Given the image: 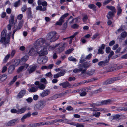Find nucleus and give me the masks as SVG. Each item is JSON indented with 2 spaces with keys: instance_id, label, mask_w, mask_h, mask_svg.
<instances>
[{
  "instance_id": "obj_1",
  "label": "nucleus",
  "mask_w": 127,
  "mask_h": 127,
  "mask_svg": "<svg viewBox=\"0 0 127 127\" xmlns=\"http://www.w3.org/2000/svg\"><path fill=\"white\" fill-rule=\"evenodd\" d=\"M59 35L57 34L55 31H53L48 33L46 36V39L49 40L51 42H55L59 38Z\"/></svg>"
},
{
  "instance_id": "obj_2",
  "label": "nucleus",
  "mask_w": 127,
  "mask_h": 127,
  "mask_svg": "<svg viewBox=\"0 0 127 127\" xmlns=\"http://www.w3.org/2000/svg\"><path fill=\"white\" fill-rule=\"evenodd\" d=\"M45 41L44 39L43 38H40L37 39L34 44V45L36 46H39L38 48L39 50H41L43 51H46L47 48V46H42L44 42Z\"/></svg>"
},
{
  "instance_id": "obj_3",
  "label": "nucleus",
  "mask_w": 127,
  "mask_h": 127,
  "mask_svg": "<svg viewBox=\"0 0 127 127\" xmlns=\"http://www.w3.org/2000/svg\"><path fill=\"white\" fill-rule=\"evenodd\" d=\"M6 29H4L1 33V38L0 42L1 43H4V44H7L9 42V34H6Z\"/></svg>"
},
{
  "instance_id": "obj_4",
  "label": "nucleus",
  "mask_w": 127,
  "mask_h": 127,
  "mask_svg": "<svg viewBox=\"0 0 127 127\" xmlns=\"http://www.w3.org/2000/svg\"><path fill=\"white\" fill-rule=\"evenodd\" d=\"M36 51L37 53L39 54V56H41L43 55H46L48 53V51H42L41 50H39V49L36 47L34 48H32L29 52V54L30 55L32 56L34 55Z\"/></svg>"
},
{
  "instance_id": "obj_5",
  "label": "nucleus",
  "mask_w": 127,
  "mask_h": 127,
  "mask_svg": "<svg viewBox=\"0 0 127 127\" xmlns=\"http://www.w3.org/2000/svg\"><path fill=\"white\" fill-rule=\"evenodd\" d=\"M45 105V102L43 100H41L35 105L34 110L36 111L41 110L44 107Z\"/></svg>"
},
{
  "instance_id": "obj_6",
  "label": "nucleus",
  "mask_w": 127,
  "mask_h": 127,
  "mask_svg": "<svg viewBox=\"0 0 127 127\" xmlns=\"http://www.w3.org/2000/svg\"><path fill=\"white\" fill-rule=\"evenodd\" d=\"M113 102V100L111 99H108L104 100L98 103H93L90 104L91 107L94 108L96 106H100L102 105L108 104L111 103Z\"/></svg>"
},
{
  "instance_id": "obj_7",
  "label": "nucleus",
  "mask_w": 127,
  "mask_h": 127,
  "mask_svg": "<svg viewBox=\"0 0 127 127\" xmlns=\"http://www.w3.org/2000/svg\"><path fill=\"white\" fill-rule=\"evenodd\" d=\"M118 80L117 77H114L113 78H110L106 81H104L103 83L104 85H105L107 84H112L114 82Z\"/></svg>"
},
{
  "instance_id": "obj_8",
  "label": "nucleus",
  "mask_w": 127,
  "mask_h": 127,
  "mask_svg": "<svg viewBox=\"0 0 127 127\" xmlns=\"http://www.w3.org/2000/svg\"><path fill=\"white\" fill-rule=\"evenodd\" d=\"M47 58L45 56L39 58L37 60L38 63L39 64H43L46 62Z\"/></svg>"
},
{
  "instance_id": "obj_9",
  "label": "nucleus",
  "mask_w": 127,
  "mask_h": 127,
  "mask_svg": "<svg viewBox=\"0 0 127 127\" xmlns=\"http://www.w3.org/2000/svg\"><path fill=\"white\" fill-rule=\"evenodd\" d=\"M109 62V59H106L105 61L99 62L98 64L100 66L103 67L107 65Z\"/></svg>"
},
{
  "instance_id": "obj_10",
  "label": "nucleus",
  "mask_w": 127,
  "mask_h": 127,
  "mask_svg": "<svg viewBox=\"0 0 127 127\" xmlns=\"http://www.w3.org/2000/svg\"><path fill=\"white\" fill-rule=\"evenodd\" d=\"M50 93V91L49 90H45L43 91L42 93L40 94L39 96L42 97H43L48 95Z\"/></svg>"
},
{
  "instance_id": "obj_11",
  "label": "nucleus",
  "mask_w": 127,
  "mask_h": 127,
  "mask_svg": "<svg viewBox=\"0 0 127 127\" xmlns=\"http://www.w3.org/2000/svg\"><path fill=\"white\" fill-rule=\"evenodd\" d=\"M28 66V64H25L21 66L17 70V73H19L20 72H22L23 70L26 69Z\"/></svg>"
},
{
  "instance_id": "obj_12",
  "label": "nucleus",
  "mask_w": 127,
  "mask_h": 127,
  "mask_svg": "<svg viewBox=\"0 0 127 127\" xmlns=\"http://www.w3.org/2000/svg\"><path fill=\"white\" fill-rule=\"evenodd\" d=\"M26 93V91L25 90H22L17 95L18 98H22L25 95Z\"/></svg>"
},
{
  "instance_id": "obj_13",
  "label": "nucleus",
  "mask_w": 127,
  "mask_h": 127,
  "mask_svg": "<svg viewBox=\"0 0 127 127\" xmlns=\"http://www.w3.org/2000/svg\"><path fill=\"white\" fill-rule=\"evenodd\" d=\"M115 13L111 12V11L108 12V14L106 16V17L108 19H113Z\"/></svg>"
},
{
  "instance_id": "obj_14",
  "label": "nucleus",
  "mask_w": 127,
  "mask_h": 127,
  "mask_svg": "<svg viewBox=\"0 0 127 127\" xmlns=\"http://www.w3.org/2000/svg\"><path fill=\"white\" fill-rule=\"evenodd\" d=\"M31 116V113L30 112H28L27 114L23 116L21 119V121L22 122H24V120L26 118L30 117Z\"/></svg>"
},
{
  "instance_id": "obj_15",
  "label": "nucleus",
  "mask_w": 127,
  "mask_h": 127,
  "mask_svg": "<svg viewBox=\"0 0 127 127\" xmlns=\"http://www.w3.org/2000/svg\"><path fill=\"white\" fill-rule=\"evenodd\" d=\"M22 25L23 22L21 21H20L19 22L18 25L17 27L16 26L15 23L14 25V30L16 29V31H18L21 29L22 26Z\"/></svg>"
},
{
  "instance_id": "obj_16",
  "label": "nucleus",
  "mask_w": 127,
  "mask_h": 127,
  "mask_svg": "<svg viewBox=\"0 0 127 127\" xmlns=\"http://www.w3.org/2000/svg\"><path fill=\"white\" fill-rule=\"evenodd\" d=\"M26 110V106L19 109L17 110V114H21L24 113Z\"/></svg>"
},
{
  "instance_id": "obj_17",
  "label": "nucleus",
  "mask_w": 127,
  "mask_h": 127,
  "mask_svg": "<svg viewBox=\"0 0 127 127\" xmlns=\"http://www.w3.org/2000/svg\"><path fill=\"white\" fill-rule=\"evenodd\" d=\"M15 68V66L14 65H10L8 68V72L10 74L12 73L14 71Z\"/></svg>"
},
{
  "instance_id": "obj_18",
  "label": "nucleus",
  "mask_w": 127,
  "mask_h": 127,
  "mask_svg": "<svg viewBox=\"0 0 127 127\" xmlns=\"http://www.w3.org/2000/svg\"><path fill=\"white\" fill-rule=\"evenodd\" d=\"M78 68L80 71H81L82 73H83L86 72V70L85 69H83V68H84V66L83 64H80L78 65Z\"/></svg>"
},
{
  "instance_id": "obj_19",
  "label": "nucleus",
  "mask_w": 127,
  "mask_h": 127,
  "mask_svg": "<svg viewBox=\"0 0 127 127\" xmlns=\"http://www.w3.org/2000/svg\"><path fill=\"white\" fill-rule=\"evenodd\" d=\"M17 119H15L11 120L7 123V125L8 126L14 125H15V122L17 121Z\"/></svg>"
},
{
  "instance_id": "obj_20",
  "label": "nucleus",
  "mask_w": 127,
  "mask_h": 127,
  "mask_svg": "<svg viewBox=\"0 0 127 127\" xmlns=\"http://www.w3.org/2000/svg\"><path fill=\"white\" fill-rule=\"evenodd\" d=\"M37 67L36 65H34L32 66L30 69L28 70V71L29 74L33 72L36 69Z\"/></svg>"
},
{
  "instance_id": "obj_21",
  "label": "nucleus",
  "mask_w": 127,
  "mask_h": 127,
  "mask_svg": "<svg viewBox=\"0 0 127 127\" xmlns=\"http://www.w3.org/2000/svg\"><path fill=\"white\" fill-rule=\"evenodd\" d=\"M60 85L62 86L63 88H65L70 86L69 83L68 82H63L59 84Z\"/></svg>"
},
{
  "instance_id": "obj_22",
  "label": "nucleus",
  "mask_w": 127,
  "mask_h": 127,
  "mask_svg": "<svg viewBox=\"0 0 127 127\" xmlns=\"http://www.w3.org/2000/svg\"><path fill=\"white\" fill-rule=\"evenodd\" d=\"M29 56L27 55H25L20 60V63H23V64H24L26 61L29 58Z\"/></svg>"
},
{
  "instance_id": "obj_23",
  "label": "nucleus",
  "mask_w": 127,
  "mask_h": 127,
  "mask_svg": "<svg viewBox=\"0 0 127 127\" xmlns=\"http://www.w3.org/2000/svg\"><path fill=\"white\" fill-rule=\"evenodd\" d=\"M106 8L111 10V12L115 13L116 12V10L115 7L114 6L107 5L106 6Z\"/></svg>"
},
{
  "instance_id": "obj_24",
  "label": "nucleus",
  "mask_w": 127,
  "mask_h": 127,
  "mask_svg": "<svg viewBox=\"0 0 127 127\" xmlns=\"http://www.w3.org/2000/svg\"><path fill=\"white\" fill-rule=\"evenodd\" d=\"M83 64L84 66V68L86 69L88 68L91 65V64L89 62H86Z\"/></svg>"
},
{
  "instance_id": "obj_25",
  "label": "nucleus",
  "mask_w": 127,
  "mask_h": 127,
  "mask_svg": "<svg viewBox=\"0 0 127 127\" xmlns=\"http://www.w3.org/2000/svg\"><path fill=\"white\" fill-rule=\"evenodd\" d=\"M121 116V115L119 114H116L114 116H111L113 120H119L120 119V117Z\"/></svg>"
},
{
  "instance_id": "obj_26",
  "label": "nucleus",
  "mask_w": 127,
  "mask_h": 127,
  "mask_svg": "<svg viewBox=\"0 0 127 127\" xmlns=\"http://www.w3.org/2000/svg\"><path fill=\"white\" fill-rule=\"evenodd\" d=\"M7 75L5 74L0 76V83L3 81L7 78Z\"/></svg>"
},
{
  "instance_id": "obj_27",
  "label": "nucleus",
  "mask_w": 127,
  "mask_h": 127,
  "mask_svg": "<svg viewBox=\"0 0 127 127\" xmlns=\"http://www.w3.org/2000/svg\"><path fill=\"white\" fill-rule=\"evenodd\" d=\"M46 7H44L43 8L41 6H38L36 7V10L44 11L46 10Z\"/></svg>"
},
{
  "instance_id": "obj_28",
  "label": "nucleus",
  "mask_w": 127,
  "mask_h": 127,
  "mask_svg": "<svg viewBox=\"0 0 127 127\" xmlns=\"http://www.w3.org/2000/svg\"><path fill=\"white\" fill-rule=\"evenodd\" d=\"M14 16L11 15L10 18L9 19V24L12 25L14 21Z\"/></svg>"
},
{
  "instance_id": "obj_29",
  "label": "nucleus",
  "mask_w": 127,
  "mask_h": 127,
  "mask_svg": "<svg viewBox=\"0 0 127 127\" xmlns=\"http://www.w3.org/2000/svg\"><path fill=\"white\" fill-rule=\"evenodd\" d=\"M95 70L94 69H92L90 71H88L86 73L89 76H91L93 75L95 72Z\"/></svg>"
},
{
  "instance_id": "obj_30",
  "label": "nucleus",
  "mask_w": 127,
  "mask_h": 127,
  "mask_svg": "<svg viewBox=\"0 0 127 127\" xmlns=\"http://www.w3.org/2000/svg\"><path fill=\"white\" fill-rule=\"evenodd\" d=\"M38 89V88L37 87H32L30 89H29L28 91L30 92H36Z\"/></svg>"
},
{
  "instance_id": "obj_31",
  "label": "nucleus",
  "mask_w": 127,
  "mask_h": 127,
  "mask_svg": "<svg viewBox=\"0 0 127 127\" xmlns=\"http://www.w3.org/2000/svg\"><path fill=\"white\" fill-rule=\"evenodd\" d=\"M119 112L125 111L127 112V107H119L116 109Z\"/></svg>"
},
{
  "instance_id": "obj_32",
  "label": "nucleus",
  "mask_w": 127,
  "mask_h": 127,
  "mask_svg": "<svg viewBox=\"0 0 127 127\" xmlns=\"http://www.w3.org/2000/svg\"><path fill=\"white\" fill-rule=\"evenodd\" d=\"M88 7L91 9H92L94 11H96L95 6L94 4H91L88 5Z\"/></svg>"
},
{
  "instance_id": "obj_33",
  "label": "nucleus",
  "mask_w": 127,
  "mask_h": 127,
  "mask_svg": "<svg viewBox=\"0 0 127 127\" xmlns=\"http://www.w3.org/2000/svg\"><path fill=\"white\" fill-rule=\"evenodd\" d=\"M117 15H119V14H121L122 11V9L119 5H118L117 6Z\"/></svg>"
},
{
  "instance_id": "obj_34",
  "label": "nucleus",
  "mask_w": 127,
  "mask_h": 127,
  "mask_svg": "<svg viewBox=\"0 0 127 127\" xmlns=\"http://www.w3.org/2000/svg\"><path fill=\"white\" fill-rule=\"evenodd\" d=\"M74 20V19L73 17L72 16H71L70 18L66 21V23H68L69 21V23L70 24H71L73 23Z\"/></svg>"
},
{
  "instance_id": "obj_35",
  "label": "nucleus",
  "mask_w": 127,
  "mask_h": 127,
  "mask_svg": "<svg viewBox=\"0 0 127 127\" xmlns=\"http://www.w3.org/2000/svg\"><path fill=\"white\" fill-rule=\"evenodd\" d=\"M86 60V57H85L84 55H82L81 57V59L79 63H82L84 62Z\"/></svg>"
},
{
  "instance_id": "obj_36",
  "label": "nucleus",
  "mask_w": 127,
  "mask_h": 127,
  "mask_svg": "<svg viewBox=\"0 0 127 127\" xmlns=\"http://www.w3.org/2000/svg\"><path fill=\"white\" fill-rule=\"evenodd\" d=\"M17 75L14 76L13 77L12 80L9 83V85H11L15 82V81L16 80L17 78Z\"/></svg>"
},
{
  "instance_id": "obj_37",
  "label": "nucleus",
  "mask_w": 127,
  "mask_h": 127,
  "mask_svg": "<svg viewBox=\"0 0 127 127\" xmlns=\"http://www.w3.org/2000/svg\"><path fill=\"white\" fill-rule=\"evenodd\" d=\"M100 112L96 111L93 113V116L96 117L98 118L100 116Z\"/></svg>"
},
{
  "instance_id": "obj_38",
  "label": "nucleus",
  "mask_w": 127,
  "mask_h": 127,
  "mask_svg": "<svg viewBox=\"0 0 127 127\" xmlns=\"http://www.w3.org/2000/svg\"><path fill=\"white\" fill-rule=\"evenodd\" d=\"M65 69H63L58 73L60 76H64L65 73Z\"/></svg>"
},
{
  "instance_id": "obj_39",
  "label": "nucleus",
  "mask_w": 127,
  "mask_h": 127,
  "mask_svg": "<svg viewBox=\"0 0 127 127\" xmlns=\"http://www.w3.org/2000/svg\"><path fill=\"white\" fill-rule=\"evenodd\" d=\"M88 19V16L86 14L84 15L82 19V20L83 22L85 23Z\"/></svg>"
},
{
  "instance_id": "obj_40",
  "label": "nucleus",
  "mask_w": 127,
  "mask_h": 127,
  "mask_svg": "<svg viewBox=\"0 0 127 127\" xmlns=\"http://www.w3.org/2000/svg\"><path fill=\"white\" fill-rule=\"evenodd\" d=\"M58 98V95L57 94L55 95H53V96L50 97L49 98V100H53L56 99L57 98Z\"/></svg>"
},
{
  "instance_id": "obj_41",
  "label": "nucleus",
  "mask_w": 127,
  "mask_h": 127,
  "mask_svg": "<svg viewBox=\"0 0 127 127\" xmlns=\"http://www.w3.org/2000/svg\"><path fill=\"white\" fill-rule=\"evenodd\" d=\"M73 124L74 125H73L75 126L76 127H84V126L81 124H76L75 123Z\"/></svg>"
},
{
  "instance_id": "obj_42",
  "label": "nucleus",
  "mask_w": 127,
  "mask_h": 127,
  "mask_svg": "<svg viewBox=\"0 0 127 127\" xmlns=\"http://www.w3.org/2000/svg\"><path fill=\"white\" fill-rule=\"evenodd\" d=\"M45 86L43 84H40L38 86V88L41 90L44 89L45 88Z\"/></svg>"
},
{
  "instance_id": "obj_43",
  "label": "nucleus",
  "mask_w": 127,
  "mask_h": 127,
  "mask_svg": "<svg viewBox=\"0 0 127 127\" xmlns=\"http://www.w3.org/2000/svg\"><path fill=\"white\" fill-rule=\"evenodd\" d=\"M73 50L74 49L73 48L69 49L65 52V54H68L71 53Z\"/></svg>"
},
{
  "instance_id": "obj_44",
  "label": "nucleus",
  "mask_w": 127,
  "mask_h": 127,
  "mask_svg": "<svg viewBox=\"0 0 127 127\" xmlns=\"http://www.w3.org/2000/svg\"><path fill=\"white\" fill-rule=\"evenodd\" d=\"M102 89L100 88L96 90H95L94 91V93L95 94H96L99 93H101L102 92Z\"/></svg>"
},
{
  "instance_id": "obj_45",
  "label": "nucleus",
  "mask_w": 127,
  "mask_h": 127,
  "mask_svg": "<svg viewBox=\"0 0 127 127\" xmlns=\"http://www.w3.org/2000/svg\"><path fill=\"white\" fill-rule=\"evenodd\" d=\"M15 65L16 66L18 65L19 64L21 65H22L23 64V63H20V61L19 60H15Z\"/></svg>"
},
{
  "instance_id": "obj_46",
  "label": "nucleus",
  "mask_w": 127,
  "mask_h": 127,
  "mask_svg": "<svg viewBox=\"0 0 127 127\" xmlns=\"http://www.w3.org/2000/svg\"><path fill=\"white\" fill-rule=\"evenodd\" d=\"M64 22V20H63L61 19H60L59 20V21L57 22L56 23V24L57 25L61 26L62 25V23Z\"/></svg>"
},
{
  "instance_id": "obj_47",
  "label": "nucleus",
  "mask_w": 127,
  "mask_h": 127,
  "mask_svg": "<svg viewBox=\"0 0 127 127\" xmlns=\"http://www.w3.org/2000/svg\"><path fill=\"white\" fill-rule=\"evenodd\" d=\"M69 14L68 13H65L62 15L60 18V19L62 20H64V19Z\"/></svg>"
},
{
  "instance_id": "obj_48",
  "label": "nucleus",
  "mask_w": 127,
  "mask_h": 127,
  "mask_svg": "<svg viewBox=\"0 0 127 127\" xmlns=\"http://www.w3.org/2000/svg\"><path fill=\"white\" fill-rule=\"evenodd\" d=\"M10 55V54H8L5 56L3 60V61L4 62H7V60L9 58Z\"/></svg>"
},
{
  "instance_id": "obj_49",
  "label": "nucleus",
  "mask_w": 127,
  "mask_h": 127,
  "mask_svg": "<svg viewBox=\"0 0 127 127\" xmlns=\"http://www.w3.org/2000/svg\"><path fill=\"white\" fill-rule=\"evenodd\" d=\"M20 2V0H19L18 1L15 2L14 3V6L16 7H17L19 4Z\"/></svg>"
},
{
  "instance_id": "obj_50",
  "label": "nucleus",
  "mask_w": 127,
  "mask_h": 127,
  "mask_svg": "<svg viewBox=\"0 0 127 127\" xmlns=\"http://www.w3.org/2000/svg\"><path fill=\"white\" fill-rule=\"evenodd\" d=\"M66 94V92H63L60 93V94H57V95H58V97H61L65 95Z\"/></svg>"
},
{
  "instance_id": "obj_51",
  "label": "nucleus",
  "mask_w": 127,
  "mask_h": 127,
  "mask_svg": "<svg viewBox=\"0 0 127 127\" xmlns=\"http://www.w3.org/2000/svg\"><path fill=\"white\" fill-rule=\"evenodd\" d=\"M103 49H101L100 48H99V49H98V52H97V54H103L104 53L103 51Z\"/></svg>"
},
{
  "instance_id": "obj_52",
  "label": "nucleus",
  "mask_w": 127,
  "mask_h": 127,
  "mask_svg": "<svg viewBox=\"0 0 127 127\" xmlns=\"http://www.w3.org/2000/svg\"><path fill=\"white\" fill-rule=\"evenodd\" d=\"M64 121L65 123H66L72 125H74L73 124L74 123L72 122L69 123V121L67 119H65V120H64Z\"/></svg>"
},
{
  "instance_id": "obj_53",
  "label": "nucleus",
  "mask_w": 127,
  "mask_h": 127,
  "mask_svg": "<svg viewBox=\"0 0 127 127\" xmlns=\"http://www.w3.org/2000/svg\"><path fill=\"white\" fill-rule=\"evenodd\" d=\"M122 68V66H119L115 68H113L112 69V70H109V71H114V70H117L119 69H120L121 68Z\"/></svg>"
},
{
  "instance_id": "obj_54",
  "label": "nucleus",
  "mask_w": 127,
  "mask_h": 127,
  "mask_svg": "<svg viewBox=\"0 0 127 127\" xmlns=\"http://www.w3.org/2000/svg\"><path fill=\"white\" fill-rule=\"evenodd\" d=\"M27 9V6L26 5H24L21 8L22 11L23 12H25Z\"/></svg>"
},
{
  "instance_id": "obj_55",
  "label": "nucleus",
  "mask_w": 127,
  "mask_h": 127,
  "mask_svg": "<svg viewBox=\"0 0 127 127\" xmlns=\"http://www.w3.org/2000/svg\"><path fill=\"white\" fill-rule=\"evenodd\" d=\"M127 35V33L126 32H124L121 33V36L122 37L125 38L126 36Z\"/></svg>"
},
{
  "instance_id": "obj_56",
  "label": "nucleus",
  "mask_w": 127,
  "mask_h": 127,
  "mask_svg": "<svg viewBox=\"0 0 127 127\" xmlns=\"http://www.w3.org/2000/svg\"><path fill=\"white\" fill-rule=\"evenodd\" d=\"M68 59L70 61H72L73 62H76V60L75 58H74L72 56H71Z\"/></svg>"
},
{
  "instance_id": "obj_57",
  "label": "nucleus",
  "mask_w": 127,
  "mask_h": 127,
  "mask_svg": "<svg viewBox=\"0 0 127 127\" xmlns=\"http://www.w3.org/2000/svg\"><path fill=\"white\" fill-rule=\"evenodd\" d=\"M79 25L76 24H74L71 26V27L74 29H77Z\"/></svg>"
},
{
  "instance_id": "obj_58",
  "label": "nucleus",
  "mask_w": 127,
  "mask_h": 127,
  "mask_svg": "<svg viewBox=\"0 0 127 127\" xmlns=\"http://www.w3.org/2000/svg\"><path fill=\"white\" fill-rule=\"evenodd\" d=\"M92 54H89L88 55L86 56V59L90 60V59L91 58L92 56Z\"/></svg>"
},
{
  "instance_id": "obj_59",
  "label": "nucleus",
  "mask_w": 127,
  "mask_h": 127,
  "mask_svg": "<svg viewBox=\"0 0 127 127\" xmlns=\"http://www.w3.org/2000/svg\"><path fill=\"white\" fill-rule=\"evenodd\" d=\"M114 54V52L112 51H111L109 54V55H108V59H109V60H110V58L111 57V56L113 55Z\"/></svg>"
},
{
  "instance_id": "obj_60",
  "label": "nucleus",
  "mask_w": 127,
  "mask_h": 127,
  "mask_svg": "<svg viewBox=\"0 0 127 127\" xmlns=\"http://www.w3.org/2000/svg\"><path fill=\"white\" fill-rule=\"evenodd\" d=\"M26 101L29 103H31L32 101V98L29 97L26 99Z\"/></svg>"
},
{
  "instance_id": "obj_61",
  "label": "nucleus",
  "mask_w": 127,
  "mask_h": 127,
  "mask_svg": "<svg viewBox=\"0 0 127 127\" xmlns=\"http://www.w3.org/2000/svg\"><path fill=\"white\" fill-rule=\"evenodd\" d=\"M40 81L46 84L47 83L46 79L45 78H42L40 79Z\"/></svg>"
},
{
  "instance_id": "obj_62",
  "label": "nucleus",
  "mask_w": 127,
  "mask_h": 127,
  "mask_svg": "<svg viewBox=\"0 0 127 127\" xmlns=\"http://www.w3.org/2000/svg\"><path fill=\"white\" fill-rule=\"evenodd\" d=\"M110 50V48L109 47H107L106 49V52L107 53H109Z\"/></svg>"
},
{
  "instance_id": "obj_63",
  "label": "nucleus",
  "mask_w": 127,
  "mask_h": 127,
  "mask_svg": "<svg viewBox=\"0 0 127 127\" xmlns=\"http://www.w3.org/2000/svg\"><path fill=\"white\" fill-rule=\"evenodd\" d=\"M16 52V51L14 50H12L11 54H10L11 57H12L14 56V54H15Z\"/></svg>"
},
{
  "instance_id": "obj_64",
  "label": "nucleus",
  "mask_w": 127,
  "mask_h": 127,
  "mask_svg": "<svg viewBox=\"0 0 127 127\" xmlns=\"http://www.w3.org/2000/svg\"><path fill=\"white\" fill-rule=\"evenodd\" d=\"M47 2L45 1H42L41 4L42 6L46 7L47 6Z\"/></svg>"
}]
</instances>
